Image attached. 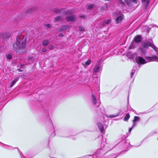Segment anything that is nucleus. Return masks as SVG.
I'll list each match as a JSON object with an SVG mask.
<instances>
[{
    "instance_id": "8",
    "label": "nucleus",
    "mask_w": 158,
    "mask_h": 158,
    "mask_svg": "<svg viewBox=\"0 0 158 158\" xmlns=\"http://www.w3.org/2000/svg\"><path fill=\"white\" fill-rule=\"evenodd\" d=\"M66 20L68 21L73 22L75 21L76 18L75 16L72 15L70 16L67 17L66 18Z\"/></svg>"
},
{
    "instance_id": "36",
    "label": "nucleus",
    "mask_w": 158,
    "mask_h": 158,
    "mask_svg": "<svg viewBox=\"0 0 158 158\" xmlns=\"http://www.w3.org/2000/svg\"><path fill=\"white\" fill-rule=\"evenodd\" d=\"M84 16L83 15H81V16H80V18H81V17H84Z\"/></svg>"
},
{
    "instance_id": "26",
    "label": "nucleus",
    "mask_w": 158,
    "mask_h": 158,
    "mask_svg": "<svg viewBox=\"0 0 158 158\" xmlns=\"http://www.w3.org/2000/svg\"><path fill=\"white\" fill-rule=\"evenodd\" d=\"M79 30L80 31H85V29L83 27H80L79 28Z\"/></svg>"
},
{
    "instance_id": "30",
    "label": "nucleus",
    "mask_w": 158,
    "mask_h": 158,
    "mask_svg": "<svg viewBox=\"0 0 158 158\" xmlns=\"http://www.w3.org/2000/svg\"><path fill=\"white\" fill-rule=\"evenodd\" d=\"M142 2L143 3L147 2V4L148 3V1H147V0H142Z\"/></svg>"
},
{
    "instance_id": "38",
    "label": "nucleus",
    "mask_w": 158,
    "mask_h": 158,
    "mask_svg": "<svg viewBox=\"0 0 158 158\" xmlns=\"http://www.w3.org/2000/svg\"><path fill=\"white\" fill-rule=\"evenodd\" d=\"M67 13H70V11H68L67 12Z\"/></svg>"
},
{
    "instance_id": "6",
    "label": "nucleus",
    "mask_w": 158,
    "mask_h": 158,
    "mask_svg": "<svg viewBox=\"0 0 158 158\" xmlns=\"http://www.w3.org/2000/svg\"><path fill=\"white\" fill-rule=\"evenodd\" d=\"M127 4L129 7L132 6V3L135 4H137L138 2V0H124Z\"/></svg>"
},
{
    "instance_id": "19",
    "label": "nucleus",
    "mask_w": 158,
    "mask_h": 158,
    "mask_svg": "<svg viewBox=\"0 0 158 158\" xmlns=\"http://www.w3.org/2000/svg\"><path fill=\"white\" fill-rule=\"evenodd\" d=\"M130 117V115L129 113H127L124 118V120L125 121H127Z\"/></svg>"
},
{
    "instance_id": "20",
    "label": "nucleus",
    "mask_w": 158,
    "mask_h": 158,
    "mask_svg": "<svg viewBox=\"0 0 158 158\" xmlns=\"http://www.w3.org/2000/svg\"><path fill=\"white\" fill-rule=\"evenodd\" d=\"M63 19V18L62 16H58L56 17L55 20L56 21H61Z\"/></svg>"
},
{
    "instance_id": "39",
    "label": "nucleus",
    "mask_w": 158,
    "mask_h": 158,
    "mask_svg": "<svg viewBox=\"0 0 158 158\" xmlns=\"http://www.w3.org/2000/svg\"><path fill=\"white\" fill-rule=\"evenodd\" d=\"M105 1H109L110 0H104Z\"/></svg>"
},
{
    "instance_id": "14",
    "label": "nucleus",
    "mask_w": 158,
    "mask_h": 158,
    "mask_svg": "<svg viewBox=\"0 0 158 158\" xmlns=\"http://www.w3.org/2000/svg\"><path fill=\"white\" fill-rule=\"evenodd\" d=\"M19 80L18 77L15 78L14 80L10 83V87H12L14 85L16 82Z\"/></svg>"
},
{
    "instance_id": "22",
    "label": "nucleus",
    "mask_w": 158,
    "mask_h": 158,
    "mask_svg": "<svg viewBox=\"0 0 158 158\" xmlns=\"http://www.w3.org/2000/svg\"><path fill=\"white\" fill-rule=\"evenodd\" d=\"M91 63V60H90L89 59L84 63L83 65H88Z\"/></svg>"
},
{
    "instance_id": "1",
    "label": "nucleus",
    "mask_w": 158,
    "mask_h": 158,
    "mask_svg": "<svg viewBox=\"0 0 158 158\" xmlns=\"http://www.w3.org/2000/svg\"><path fill=\"white\" fill-rule=\"evenodd\" d=\"M16 42L13 44V49L20 54L25 53L26 50L25 48L26 40L23 37L18 36L16 38Z\"/></svg>"
},
{
    "instance_id": "5",
    "label": "nucleus",
    "mask_w": 158,
    "mask_h": 158,
    "mask_svg": "<svg viewBox=\"0 0 158 158\" xmlns=\"http://www.w3.org/2000/svg\"><path fill=\"white\" fill-rule=\"evenodd\" d=\"M135 60L138 64H144L146 63L145 60L143 58L139 56L137 57Z\"/></svg>"
},
{
    "instance_id": "27",
    "label": "nucleus",
    "mask_w": 158,
    "mask_h": 158,
    "mask_svg": "<svg viewBox=\"0 0 158 158\" xmlns=\"http://www.w3.org/2000/svg\"><path fill=\"white\" fill-rule=\"evenodd\" d=\"M118 116V115H110V116H108V117L109 118H113V117H116Z\"/></svg>"
},
{
    "instance_id": "24",
    "label": "nucleus",
    "mask_w": 158,
    "mask_h": 158,
    "mask_svg": "<svg viewBox=\"0 0 158 158\" xmlns=\"http://www.w3.org/2000/svg\"><path fill=\"white\" fill-rule=\"evenodd\" d=\"M134 67L133 68V69L132 70V71L131 73V77H132L133 76V75L134 73L135 72V69H134Z\"/></svg>"
},
{
    "instance_id": "7",
    "label": "nucleus",
    "mask_w": 158,
    "mask_h": 158,
    "mask_svg": "<svg viewBox=\"0 0 158 158\" xmlns=\"http://www.w3.org/2000/svg\"><path fill=\"white\" fill-rule=\"evenodd\" d=\"M145 58L148 60L151 61L158 60V57L155 55L152 56L151 57H145Z\"/></svg>"
},
{
    "instance_id": "33",
    "label": "nucleus",
    "mask_w": 158,
    "mask_h": 158,
    "mask_svg": "<svg viewBox=\"0 0 158 158\" xmlns=\"http://www.w3.org/2000/svg\"><path fill=\"white\" fill-rule=\"evenodd\" d=\"M59 36L60 37H63L64 36V35L62 33H60L59 34Z\"/></svg>"
},
{
    "instance_id": "17",
    "label": "nucleus",
    "mask_w": 158,
    "mask_h": 158,
    "mask_svg": "<svg viewBox=\"0 0 158 158\" xmlns=\"http://www.w3.org/2000/svg\"><path fill=\"white\" fill-rule=\"evenodd\" d=\"M49 41L48 40H44L43 41L42 44L44 46H46L49 44Z\"/></svg>"
},
{
    "instance_id": "25",
    "label": "nucleus",
    "mask_w": 158,
    "mask_h": 158,
    "mask_svg": "<svg viewBox=\"0 0 158 158\" xmlns=\"http://www.w3.org/2000/svg\"><path fill=\"white\" fill-rule=\"evenodd\" d=\"M6 57L9 59H11L12 58L11 55L9 54L6 55Z\"/></svg>"
},
{
    "instance_id": "34",
    "label": "nucleus",
    "mask_w": 158,
    "mask_h": 158,
    "mask_svg": "<svg viewBox=\"0 0 158 158\" xmlns=\"http://www.w3.org/2000/svg\"><path fill=\"white\" fill-rule=\"evenodd\" d=\"M133 127H132V128H130L129 129V132H131V130H132V128H133Z\"/></svg>"
},
{
    "instance_id": "4",
    "label": "nucleus",
    "mask_w": 158,
    "mask_h": 158,
    "mask_svg": "<svg viewBox=\"0 0 158 158\" xmlns=\"http://www.w3.org/2000/svg\"><path fill=\"white\" fill-rule=\"evenodd\" d=\"M92 97V102L93 104L96 106V107H98L100 106V102H97L95 96L93 94H92L91 96Z\"/></svg>"
},
{
    "instance_id": "18",
    "label": "nucleus",
    "mask_w": 158,
    "mask_h": 158,
    "mask_svg": "<svg viewBox=\"0 0 158 158\" xmlns=\"http://www.w3.org/2000/svg\"><path fill=\"white\" fill-rule=\"evenodd\" d=\"M64 10L63 9H56L54 10V12L57 14L61 13L62 11Z\"/></svg>"
},
{
    "instance_id": "12",
    "label": "nucleus",
    "mask_w": 158,
    "mask_h": 158,
    "mask_svg": "<svg viewBox=\"0 0 158 158\" xmlns=\"http://www.w3.org/2000/svg\"><path fill=\"white\" fill-rule=\"evenodd\" d=\"M139 118L138 117L135 116L134 117L133 120V125L132 127L135 126L136 124V122L139 121Z\"/></svg>"
},
{
    "instance_id": "2",
    "label": "nucleus",
    "mask_w": 158,
    "mask_h": 158,
    "mask_svg": "<svg viewBox=\"0 0 158 158\" xmlns=\"http://www.w3.org/2000/svg\"><path fill=\"white\" fill-rule=\"evenodd\" d=\"M142 46L145 49H148L149 47H151L156 51L157 49L154 45L153 42L152 40H150L149 41L147 40L144 41L142 43Z\"/></svg>"
},
{
    "instance_id": "9",
    "label": "nucleus",
    "mask_w": 158,
    "mask_h": 158,
    "mask_svg": "<svg viewBox=\"0 0 158 158\" xmlns=\"http://www.w3.org/2000/svg\"><path fill=\"white\" fill-rule=\"evenodd\" d=\"M97 126L101 131L102 133H104L105 131L102 124L101 123H97Z\"/></svg>"
},
{
    "instance_id": "10",
    "label": "nucleus",
    "mask_w": 158,
    "mask_h": 158,
    "mask_svg": "<svg viewBox=\"0 0 158 158\" xmlns=\"http://www.w3.org/2000/svg\"><path fill=\"white\" fill-rule=\"evenodd\" d=\"M37 7L36 6L32 7L31 9L26 11L27 13L30 14L35 12L36 11Z\"/></svg>"
},
{
    "instance_id": "32",
    "label": "nucleus",
    "mask_w": 158,
    "mask_h": 158,
    "mask_svg": "<svg viewBox=\"0 0 158 158\" xmlns=\"http://www.w3.org/2000/svg\"><path fill=\"white\" fill-rule=\"evenodd\" d=\"M47 51V49L45 48H43L42 50V51L43 52H45Z\"/></svg>"
},
{
    "instance_id": "15",
    "label": "nucleus",
    "mask_w": 158,
    "mask_h": 158,
    "mask_svg": "<svg viewBox=\"0 0 158 158\" xmlns=\"http://www.w3.org/2000/svg\"><path fill=\"white\" fill-rule=\"evenodd\" d=\"M69 27V25H64L62 26L60 29L61 31L65 30Z\"/></svg>"
},
{
    "instance_id": "13",
    "label": "nucleus",
    "mask_w": 158,
    "mask_h": 158,
    "mask_svg": "<svg viewBox=\"0 0 158 158\" xmlns=\"http://www.w3.org/2000/svg\"><path fill=\"white\" fill-rule=\"evenodd\" d=\"M134 40L136 43H139L141 40V37L139 35H137L135 37Z\"/></svg>"
},
{
    "instance_id": "31",
    "label": "nucleus",
    "mask_w": 158,
    "mask_h": 158,
    "mask_svg": "<svg viewBox=\"0 0 158 158\" xmlns=\"http://www.w3.org/2000/svg\"><path fill=\"white\" fill-rule=\"evenodd\" d=\"M45 26L49 28H50L51 27V25L49 24H47L45 25Z\"/></svg>"
},
{
    "instance_id": "16",
    "label": "nucleus",
    "mask_w": 158,
    "mask_h": 158,
    "mask_svg": "<svg viewBox=\"0 0 158 158\" xmlns=\"http://www.w3.org/2000/svg\"><path fill=\"white\" fill-rule=\"evenodd\" d=\"M111 20L110 19H109L106 20L103 23V26H105V25L109 24L111 23Z\"/></svg>"
},
{
    "instance_id": "11",
    "label": "nucleus",
    "mask_w": 158,
    "mask_h": 158,
    "mask_svg": "<svg viewBox=\"0 0 158 158\" xmlns=\"http://www.w3.org/2000/svg\"><path fill=\"white\" fill-rule=\"evenodd\" d=\"M100 70V68L98 64L95 65L94 68L93 72L94 73H97Z\"/></svg>"
},
{
    "instance_id": "23",
    "label": "nucleus",
    "mask_w": 158,
    "mask_h": 158,
    "mask_svg": "<svg viewBox=\"0 0 158 158\" xmlns=\"http://www.w3.org/2000/svg\"><path fill=\"white\" fill-rule=\"evenodd\" d=\"M118 1L119 4L122 6L123 7L125 5V3L122 0H118Z\"/></svg>"
},
{
    "instance_id": "37",
    "label": "nucleus",
    "mask_w": 158,
    "mask_h": 158,
    "mask_svg": "<svg viewBox=\"0 0 158 158\" xmlns=\"http://www.w3.org/2000/svg\"><path fill=\"white\" fill-rule=\"evenodd\" d=\"M18 70L19 72L22 71V70H21L20 69H18Z\"/></svg>"
},
{
    "instance_id": "28",
    "label": "nucleus",
    "mask_w": 158,
    "mask_h": 158,
    "mask_svg": "<svg viewBox=\"0 0 158 158\" xmlns=\"http://www.w3.org/2000/svg\"><path fill=\"white\" fill-rule=\"evenodd\" d=\"M48 48L50 50H52L53 49L54 47L52 45H50L48 47Z\"/></svg>"
},
{
    "instance_id": "29",
    "label": "nucleus",
    "mask_w": 158,
    "mask_h": 158,
    "mask_svg": "<svg viewBox=\"0 0 158 158\" xmlns=\"http://www.w3.org/2000/svg\"><path fill=\"white\" fill-rule=\"evenodd\" d=\"M140 49L141 50V51L142 52V53H143V54H144V52H145V51H144V49H143V48H140Z\"/></svg>"
},
{
    "instance_id": "35",
    "label": "nucleus",
    "mask_w": 158,
    "mask_h": 158,
    "mask_svg": "<svg viewBox=\"0 0 158 158\" xmlns=\"http://www.w3.org/2000/svg\"><path fill=\"white\" fill-rule=\"evenodd\" d=\"M24 66V65H21V68H23V67Z\"/></svg>"
},
{
    "instance_id": "3",
    "label": "nucleus",
    "mask_w": 158,
    "mask_h": 158,
    "mask_svg": "<svg viewBox=\"0 0 158 158\" xmlns=\"http://www.w3.org/2000/svg\"><path fill=\"white\" fill-rule=\"evenodd\" d=\"M113 15L117 18L115 20L116 23H121L124 18V15L120 10H117L113 14Z\"/></svg>"
},
{
    "instance_id": "21",
    "label": "nucleus",
    "mask_w": 158,
    "mask_h": 158,
    "mask_svg": "<svg viewBox=\"0 0 158 158\" xmlns=\"http://www.w3.org/2000/svg\"><path fill=\"white\" fill-rule=\"evenodd\" d=\"M95 7V5L94 4H91L87 7V9L89 10Z\"/></svg>"
}]
</instances>
